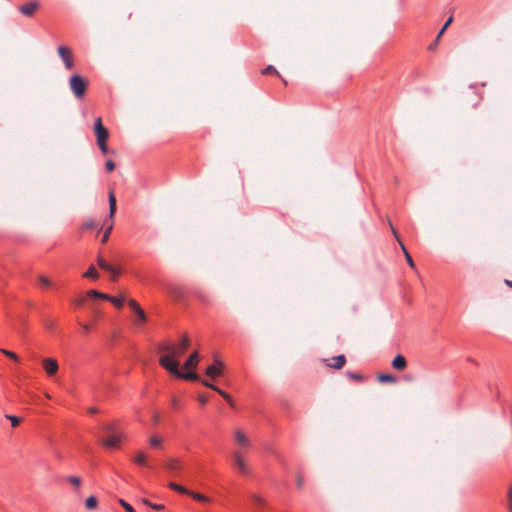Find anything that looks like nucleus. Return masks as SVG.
<instances>
[{
    "mask_svg": "<svg viewBox=\"0 0 512 512\" xmlns=\"http://www.w3.org/2000/svg\"><path fill=\"white\" fill-rule=\"evenodd\" d=\"M251 500H252V503L256 506V507H262L264 505V501L261 497H259L258 495H253L251 497Z\"/></svg>",
    "mask_w": 512,
    "mask_h": 512,
    "instance_id": "nucleus-38",
    "label": "nucleus"
},
{
    "mask_svg": "<svg viewBox=\"0 0 512 512\" xmlns=\"http://www.w3.org/2000/svg\"><path fill=\"white\" fill-rule=\"evenodd\" d=\"M161 444V440L160 438H158L157 436H152L150 438V445L153 446V447H159Z\"/></svg>",
    "mask_w": 512,
    "mask_h": 512,
    "instance_id": "nucleus-43",
    "label": "nucleus"
},
{
    "mask_svg": "<svg viewBox=\"0 0 512 512\" xmlns=\"http://www.w3.org/2000/svg\"><path fill=\"white\" fill-rule=\"evenodd\" d=\"M134 462L138 465L147 466L146 455L143 452H139L135 456Z\"/></svg>",
    "mask_w": 512,
    "mask_h": 512,
    "instance_id": "nucleus-27",
    "label": "nucleus"
},
{
    "mask_svg": "<svg viewBox=\"0 0 512 512\" xmlns=\"http://www.w3.org/2000/svg\"><path fill=\"white\" fill-rule=\"evenodd\" d=\"M97 263L101 269L112 274L113 280H116V278L119 276L120 270L106 262L102 257H98Z\"/></svg>",
    "mask_w": 512,
    "mask_h": 512,
    "instance_id": "nucleus-12",
    "label": "nucleus"
},
{
    "mask_svg": "<svg viewBox=\"0 0 512 512\" xmlns=\"http://www.w3.org/2000/svg\"><path fill=\"white\" fill-rule=\"evenodd\" d=\"M87 295L89 297H95V298H100V299H105V296H109L108 294L101 293L97 290H89Z\"/></svg>",
    "mask_w": 512,
    "mask_h": 512,
    "instance_id": "nucleus-33",
    "label": "nucleus"
},
{
    "mask_svg": "<svg viewBox=\"0 0 512 512\" xmlns=\"http://www.w3.org/2000/svg\"><path fill=\"white\" fill-rule=\"evenodd\" d=\"M69 86L74 96L81 99L85 95L88 82L82 76L75 74L70 77Z\"/></svg>",
    "mask_w": 512,
    "mask_h": 512,
    "instance_id": "nucleus-6",
    "label": "nucleus"
},
{
    "mask_svg": "<svg viewBox=\"0 0 512 512\" xmlns=\"http://www.w3.org/2000/svg\"><path fill=\"white\" fill-rule=\"evenodd\" d=\"M88 412H89L90 414H96V413L98 412V410H97V408H96V407H90V408H89V410H88Z\"/></svg>",
    "mask_w": 512,
    "mask_h": 512,
    "instance_id": "nucleus-49",
    "label": "nucleus"
},
{
    "mask_svg": "<svg viewBox=\"0 0 512 512\" xmlns=\"http://www.w3.org/2000/svg\"><path fill=\"white\" fill-rule=\"evenodd\" d=\"M452 21H453V18H452V17H450V18L445 22V24L443 25L442 29L439 31V33H438V35H437V37H436V40H438V39L442 36V34H443V33H444V31L448 28V26L452 23Z\"/></svg>",
    "mask_w": 512,
    "mask_h": 512,
    "instance_id": "nucleus-41",
    "label": "nucleus"
},
{
    "mask_svg": "<svg viewBox=\"0 0 512 512\" xmlns=\"http://www.w3.org/2000/svg\"><path fill=\"white\" fill-rule=\"evenodd\" d=\"M5 418L10 420L12 427H17L22 421V418L9 414H6Z\"/></svg>",
    "mask_w": 512,
    "mask_h": 512,
    "instance_id": "nucleus-31",
    "label": "nucleus"
},
{
    "mask_svg": "<svg viewBox=\"0 0 512 512\" xmlns=\"http://www.w3.org/2000/svg\"><path fill=\"white\" fill-rule=\"evenodd\" d=\"M40 3L36 0L24 3L18 7L19 12L25 17H33L39 9Z\"/></svg>",
    "mask_w": 512,
    "mask_h": 512,
    "instance_id": "nucleus-10",
    "label": "nucleus"
},
{
    "mask_svg": "<svg viewBox=\"0 0 512 512\" xmlns=\"http://www.w3.org/2000/svg\"><path fill=\"white\" fill-rule=\"evenodd\" d=\"M43 367L48 376H53L58 371V362L53 358H45Z\"/></svg>",
    "mask_w": 512,
    "mask_h": 512,
    "instance_id": "nucleus-13",
    "label": "nucleus"
},
{
    "mask_svg": "<svg viewBox=\"0 0 512 512\" xmlns=\"http://www.w3.org/2000/svg\"><path fill=\"white\" fill-rule=\"evenodd\" d=\"M378 380L381 383H396L397 382L396 376H394L392 374H380L378 376Z\"/></svg>",
    "mask_w": 512,
    "mask_h": 512,
    "instance_id": "nucleus-24",
    "label": "nucleus"
},
{
    "mask_svg": "<svg viewBox=\"0 0 512 512\" xmlns=\"http://www.w3.org/2000/svg\"><path fill=\"white\" fill-rule=\"evenodd\" d=\"M234 438L238 443L239 448L232 453L233 464L239 473L247 475L250 470L244 461V455L250 448V441L241 430H236L234 432Z\"/></svg>",
    "mask_w": 512,
    "mask_h": 512,
    "instance_id": "nucleus-1",
    "label": "nucleus"
},
{
    "mask_svg": "<svg viewBox=\"0 0 512 512\" xmlns=\"http://www.w3.org/2000/svg\"><path fill=\"white\" fill-rule=\"evenodd\" d=\"M176 377L187 380V381H198L199 380V376L196 372H194V370H190L186 373H182L179 370V373L176 375Z\"/></svg>",
    "mask_w": 512,
    "mask_h": 512,
    "instance_id": "nucleus-18",
    "label": "nucleus"
},
{
    "mask_svg": "<svg viewBox=\"0 0 512 512\" xmlns=\"http://www.w3.org/2000/svg\"><path fill=\"white\" fill-rule=\"evenodd\" d=\"M199 355L197 352L192 353L185 361L183 368L187 370H194L198 364Z\"/></svg>",
    "mask_w": 512,
    "mask_h": 512,
    "instance_id": "nucleus-16",
    "label": "nucleus"
},
{
    "mask_svg": "<svg viewBox=\"0 0 512 512\" xmlns=\"http://www.w3.org/2000/svg\"><path fill=\"white\" fill-rule=\"evenodd\" d=\"M94 131L97 139V144L99 149L103 154H107L108 146L107 140L109 137L108 130L103 126L101 118H97L94 123Z\"/></svg>",
    "mask_w": 512,
    "mask_h": 512,
    "instance_id": "nucleus-5",
    "label": "nucleus"
},
{
    "mask_svg": "<svg viewBox=\"0 0 512 512\" xmlns=\"http://www.w3.org/2000/svg\"><path fill=\"white\" fill-rule=\"evenodd\" d=\"M105 300H108L110 302H112L117 308H122L123 305H124V297H115V296H105Z\"/></svg>",
    "mask_w": 512,
    "mask_h": 512,
    "instance_id": "nucleus-21",
    "label": "nucleus"
},
{
    "mask_svg": "<svg viewBox=\"0 0 512 512\" xmlns=\"http://www.w3.org/2000/svg\"><path fill=\"white\" fill-rule=\"evenodd\" d=\"M407 366V361L403 355H397L392 361V367L396 370H404Z\"/></svg>",
    "mask_w": 512,
    "mask_h": 512,
    "instance_id": "nucleus-17",
    "label": "nucleus"
},
{
    "mask_svg": "<svg viewBox=\"0 0 512 512\" xmlns=\"http://www.w3.org/2000/svg\"><path fill=\"white\" fill-rule=\"evenodd\" d=\"M165 468L172 475H177L179 472L182 471V463L177 458H169L165 463Z\"/></svg>",
    "mask_w": 512,
    "mask_h": 512,
    "instance_id": "nucleus-11",
    "label": "nucleus"
},
{
    "mask_svg": "<svg viewBox=\"0 0 512 512\" xmlns=\"http://www.w3.org/2000/svg\"><path fill=\"white\" fill-rule=\"evenodd\" d=\"M38 283L43 289H49L54 287L52 281L44 275L38 276Z\"/></svg>",
    "mask_w": 512,
    "mask_h": 512,
    "instance_id": "nucleus-20",
    "label": "nucleus"
},
{
    "mask_svg": "<svg viewBox=\"0 0 512 512\" xmlns=\"http://www.w3.org/2000/svg\"><path fill=\"white\" fill-rule=\"evenodd\" d=\"M198 401L201 405H205L208 402V397L204 394L198 396Z\"/></svg>",
    "mask_w": 512,
    "mask_h": 512,
    "instance_id": "nucleus-46",
    "label": "nucleus"
},
{
    "mask_svg": "<svg viewBox=\"0 0 512 512\" xmlns=\"http://www.w3.org/2000/svg\"><path fill=\"white\" fill-rule=\"evenodd\" d=\"M346 363L345 355H338L327 360V366L333 369H341Z\"/></svg>",
    "mask_w": 512,
    "mask_h": 512,
    "instance_id": "nucleus-14",
    "label": "nucleus"
},
{
    "mask_svg": "<svg viewBox=\"0 0 512 512\" xmlns=\"http://www.w3.org/2000/svg\"><path fill=\"white\" fill-rule=\"evenodd\" d=\"M160 365L168 372L176 376L179 373V362L170 353H164L159 359Z\"/></svg>",
    "mask_w": 512,
    "mask_h": 512,
    "instance_id": "nucleus-7",
    "label": "nucleus"
},
{
    "mask_svg": "<svg viewBox=\"0 0 512 512\" xmlns=\"http://www.w3.org/2000/svg\"><path fill=\"white\" fill-rule=\"evenodd\" d=\"M119 503L125 509L126 512H136L134 510V508L128 502H126L125 500L119 499Z\"/></svg>",
    "mask_w": 512,
    "mask_h": 512,
    "instance_id": "nucleus-40",
    "label": "nucleus"
},
{
    "mask_svg": "<svg viewBox=\"0 0 512 512\" xmlns=\"http://www.w3.org/2000/svg\"><path fill=\"white\" fill-rule=\"evenodd\" d=\"M137 319L135 321V325L136 326H140L142 324H144L146 321H147V316H146V313L144 312V310L142 308H140L136 313H135Z\"/></svg>",
    "mask_w": 512,
    "mask_h": 512,
    "instance_id": "nucleus-22",
    "label": "nucleus"
},
{
    "mask_svg": "<svg viewBox=\"0 0 512 512\" xmlns=\"http://www.w3.org/2000/svg\"><path fill=\"white\" fill-rule=\"evenodd\" d=\"M128 306L134 312V314L141 308L140 305L134 299H130L128 301Z\"/></svg>",
    "mask_w": 512,
    "mask_h": 512,
    "instance_id": "nucleus-39",
    "label": "nucleus"
},
{
    "mask_svg": "<svg viewBox=\"0 0 512 512\" xmlns=\"http://www.w3.org/2000/svg\"><path fill=\"white\" fill-rule=\"evenodd\" d=\"M261 73L263 75H276V76H279V72L277 71V69L273 66V65H268L267 67H265Z\"/></svg>",
    "mask_w": 512,
    "mask_h": 512,
    "instance_id": "nucleus-29",
    "label": "nucleus"
},
{
    "mask_svg": "<svg viewBox=\"0 0 512 512\" xmlns=\"http://www.w3.org/2000/svg\"><path fill=\"white\" fill-rule=\"evenodd\" d=\"M171 406L173 409L178 410L181 408V401L178 398L173 397L171 400Z\"/></svg>",
    "mask_w": 512,
    "mask_h": 512,
    "instance_id": "nucleus-42",
    "label": "nucleus"
},
{
    "mask_svg": "<svg viewBox=\"0 0 512 512\" xmlns=\"http://www.w3.org/2000/svg\"><path fill=\"white\" fill-rule=\"evenodd\" d=\"M104 437L101 439L102 444L107 448H117L122 441V434L118 430L116 423H107L102 426Z\"/></svg>",
    "mask_w": 512,
    "mask_h": 512,
    "instance_id": "nucleus-2",
    "label": "nucleus"
},
{
    "mask_svg": "<svg viewBox=\"0 0 512 512\" xmlns=\"http://www.w3.org/2000/svg\"><path fill=\"white\" fill-rule=\"evenodd\" d=\"M58 54L60 58L62 59L66 69L71 70L74 67V60L72 51L70 48L65 46H59L58 47Z\"/></svg>",
    "mask_w": 512,
    "mask_h": 512,
    "instance_id": "nucleus-8",
    "label": "nucleus"
},
{
    "mask_svg": "<svg viewBox=\"0 0 512 512\" xmlns=\"http://www.w3.org/2000/svg\"><path fill=\"white\" fill-rule=\"evenodd\" d=\"M278 77L281 79V81H282V83H283L284 85H287V81H286V79H285V78H283L280 74H279V76H278Z\"/></svg>",
    "mask_w": 512,
    "mask_h": 512,
    "instance_id": "nucleus-51",
    "label": "nucleus"
},
{
    "mask_svg": "<svg viewBox=\"0 0 512 512\" xmlns=\"http://www.w3.org/2000/svg\"><path fill=\"white\" fill-rule=\"evenodd\" d=\"M99 224L95 222L94 220H87L83 223L82 228L83 230H92L94 228H98Z\"/></svg>",
    "mask_w": 512,
    "mask_h": 512,
    "instance_id": "nucleus-30",
    "label": "nucleus"
},
{
    "mask_svg": "<svg viewBox=\"0 0 512 512\" xmlns=\"http://www.w3.org/2000/svg\"><path fill=\"white\" fill-rule=\"evenodd\" d=\"M105 168L108 172H111L115 169V163L112 160H107L105 163Z\"/></svg>",
    "mask_w": 512,
    "mask_h": 512,
    "instance_id": "nucleus-45",
    "label": "nucleus"
},
{
    "mask_svg": "<svg viewBox=\"0 0 512 512\" xmlns=\"http://www.w3.org/2000/svg\"><path fill=\"white\" fill-rule=\"evenodd\" d=\"M224 368H225L224 363L219 359H215L214 363L206 368L205 374L208 377L214 379L223 374Z\"/></svg>",
    "mask_w": 512,
    "mask_h": 512,
    "instance_id": "nucleus-9",
    "label": "nucleus"
},
{
    "mask_svg": "<svg viewBox=\"0 0 512 512\" xmlns=\"http://www.w3.org/2000/svg\"><path fill=\"white\" fill-rule=\"evenodd\" d=\"M390 227L392 229V232L394 234V236L396 237V239L398 240L400 246H401V249L404 253V256H405V259H406V262L407 264L412 268V269H415V263L411 257V255L409 254V252L407 251L406 247L404 246V244L399 240L398 238V235L396 233V231L394 230L393 226L390 224Z\"/></svg>",
    "mask_w": 512,
    "mask_h": 512,
    "instance_id": "nucleus-15",
    "label": "nucleus"
},
{
    "mask_svg": "<svg viewBox=\"0 0 512 512\" xmlns=\"http://www.w3.org/2000/svg\"><path fill=\"white\" fill-rule=\"evenodd\" d=\"M188 495L191 496L194 500L199 501V502H210L209 497L205 496L204 494L194 492L192 490H189Z\"/></svg>",
    "mask_w": 512,
    "mask_h": 512,
    "instance_id": "nucleus-23",
    "label": "nucleus"
},
{
    "mask_svg": "<svg viewBox=\"0 0 512 512\" xmlns=\"http://www.w3.org/2000/svg\"><path fill=\"white\" fill-rule=\"evenodd\" d=\"M142 502L146 505V506H149L151 507L152 509H155V510H163L165 508V506L163 504H154L152 502H150L148 499L146 498H143L142 499Z\"/></svg>",
    "mask_w": 512,
    "mask_h": 512,
    "instance_id": "nucleus-32",
    "label": "nucleus"
},
{
    "mask_svg": "<svg viewBox=\"0 0 512 512\" xmlns=\"http://www.w3.org/2000/svg\"><path fill=\"white\" fill-rule=\"evenodd\" d=\"M98 505V500L95 496H90L86 499L85 501V507L88 509V510H93L97 507Z\"/></svg>",
    "mask_w": 512,
    "mask_h": 512,
    "instance_id": "nucleus-26",
    "label": "nucleus"
},
{
    "mask_svg": "<svg viewBox=\"0 0 512 512\" xmlns=\"http://www.w3.org/2000/svg\"><path fill=\"white\" fill-rule=\"evenodd\" d=\"M67 481H68L69 483H71L72 485H74V486H80V485H81V483H82L81 478H80V477H78V476H69V477L67 478Z\"/></svg>",
    "mask_w": 512,
    "mask_h": 512,
    "instance_id": "nucleus-37",
    "label": "nucleus"
},
{
    "mask_svg": "<svg viewBox=\"0 0 512 512\" xmlns=\"http://www.w3.org/2000/svg\"><path fill=\"white\" fill-rule=\"evenodd\" d=\"M83 276L86 278L97 279L99 274L94 266H90Z\"/></svg>",
    "mask_w": 512,
    "mask_h": 512,
    "instance_id": "nucleus-28",
    "label": "nucleus"
},
{
    "mask_svg": "<svg viewBox=\"0 0 512 512\" xmlns=\"http://www.w3.org/2000/svg\"><path fill=\"white\" fill-rule=\"evenodd\" d=\"M505 284L512 288V280H505Z\"/></svg>",
    "mask_w": 512,
    "mask_h": 512,
    "instance_id": "nucleus-50",
    "label": "nucleus"
},
{
    "mask_svg": "<svg viewBox=\"0 0 512 512\" xmlns=\"http://www.w3.org/2000/svg\"><path fill=\"white\" fill-rule=\"evenodd\" d=\"M169 488L178 492V493H181V494H185V495H188L189 493V489L177 484V483H174V482H170L168 484Z\"/></svg>",
    "mask_w": 512,
    "mask_h": 512,
    "instance_id": "nucleus-25",
    "label": "nucleus"
},
{
    "mask_svg": "<svg viewBox=\"0 0 512 512\" xmlns=\"http://www.w3.org/2000/svg\"><path fill=\"white\" fill-rule=\"evenodd\" d=\"M79 325L82 327L83 332H84L85 334L89 333V331H90V329H91L90 325H88V324H84V323H79Z\"/></svg>",
    "mask_w": 512,
    "mask_h": 512,
    "instance_id": "nucleus-47",
    "label": "nucleus"
},
{
    "mask_svg": "<svg viewBox=\"0 0 512 512\" xmlns=\"http://www.w3.org/2000/svg\"><path fill=\"white\" fill-rule=\"evenodd\" d=\"M504 507L507 512H512V483L507 488Z\"/></svg>",
    "mask_w": 512,
    "mask_h": 512,
    "instance_id": "nucleus-19",
    "label": "nucleus"
},
{
    "mask_svg": "<svg viewBox=\"0 0 512 512\" xmlns=\"http://www.w3.org/2000/svg\"><path fill=\"white\" fill-rule=\"evenodd\" d=\"M219 395H221L227 402L230 406H234V402L231 398V396L226 393L225 391H223L222 389L219 388V391H216Z\"/></svg>",
    "mask_w": 512,
    "mask_h": 512,
    "instance_id": "nucleus-34",
    "label": "nucleus"
},
{
    "mask_svg": "<svg viewBox=\"0 0 512 512\" xmlns=\"http://www.w3.org/2000/svg\"><path fill=\"white\" fill-rule=\"evenodd\" d=\"M1 353L7 357H9L10 359L12 360H15V361H18L19 360V357L16 353L10 351V350H7V349H1L0 350Z\"/></svg>",
    "mask_w": 512,
    "mask_h": 512,
    "instance_id": "nucleus-35",
    "label": "nucleus"
},
{
    "mask_svg": "<svg viewBox=\"0 0 512 512\" xmlns=\"http://www.w3.org/2000/svg\"><path fill=\"white\" fill-rule=\"evenodd\" d=\"M190 339L187 335L183 336L178 344L162 342L158 345V351L161 353H170L176 359L181 357L189 348Z\"/></svg>",
    "mask_w": 512,
    "mask_h": 512,
    "instance_id": "nucleus-3",
    "label": "nucleus"
},
{
    "mask_svg": "<svg viewBox=\"0 0 512 512\" xmlns=\"http://www.w3.org/2000/svg\"><path fill=\"white\" fill-rule=\"evenodd\" d=\"M346 374L350 379L355 380V381H363V379H364L363 375H361L359 373L348 371Z\"/></svg>",
    "mask_w": 512,
    "mask_h": 512,
    "instance_id": "nucleus-36",
    "label": "nucleus"
},
{
    "mask_svg": "<svg viewBox=\"0 0 512 512\" xmlns=\"http://www.w3.org/2000/svg\"><path fill=\"white\" fill-rule=\"evenodd\" d=\"M202 384H203L204 386H206V387H208V388H210V389L214 390L215 392H216V391H219V387H218V386H216V385H214V384L210 383V382H209V381H207V380H202Z\"/></svg>",
    "mask_w": 512,
    "mask_h": 512,
    "instance_id": "nucleus-44",
    "label": "nucleus"
},
{
    "mask_svg": "<svg viewBox=\"0 0 512 512\" xmlns=\"http://www.w3.org/2000/svg\"><path fill=\"white\" fill-rule=\"evenodd\" d=\"M108 201H109V216H108L109 219L104 222L105 231H104L102 239H101L102 243H106L108 241L110 234L112 232V229H113V218H114V215L116 212V197L112 190L109 191Z\"/></svg>",
    "mask_w": 512,
    "mask_h": 512,
    "instance_id": "nucleus-4",
    "label": "nucleus"
},
{
    "mask_svg": "<svg viewBox=\"0 0 512 512\" xmlns=\"http://www.w3.org/2000/svg\"><path fill=\"white\" fill-rule=\"evenodd\" d=\"M296 482H297V486H298L299 488H301V487L304 485V480H303V478H302V476H301V475H298V476H297Z\"/></svg>",
    "mask_w": 512,
    "mask_h": 512,
    "instance_id": "nucleus-48",
    "label": "nucleus"
}]
</instances>
